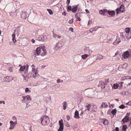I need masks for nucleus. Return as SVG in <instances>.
<instances>
[{"mask_svg":"<svg viewBox=\"0 0 131 131\" xmlns=\"http://www.w3.org/2000/svg\"><path fill=\"white\" fill-rule=\"evenodd\" d=\"M41 123L43 125H47L50 121L49 117L46 115L42 117L41 118Z\"/></svg>","mask_w":131,"mask_h":131,"instance_id":"obj_1","label":"nucleus"},{"mask_svg":"<svg viewBox=\"0 0 131 131\" xmlns=\"http://www.w3.org/2000/svg\"><path fill=\"white\" fill-rule=\"evenodd\" d=\"M30 74H31L30 71L29 73L28 72L26 73L25 72L24 74H22V76L23 78V80L25 82L27 81L30 78L28 75Z\"/></svg>","mask_w":131,"mask_h":131,"instance_id":"obj_2","label":"nucleus"},{"mask_svg":"<svg viewBox=\"0 0 131 131\" xmlns=\"http://www.w3.org/2000/svg\"><path fill=\"white\" fill-rule=\"evenodd\" d=\"M14 78L11 76L4 77L3 78V80L5 82L7 83L9 82L12 80H14Z\"/></svg>","mask_w":131,"mask_h":131,"instance_id":"obj_3","label":"nucleus"},{"mask_svg":"<svg viewBox=\"0 0 131 131\" xmlns=\"http://www.w3.org/2000/svg\"><path fill=\"white\" fill-rule=\"evenodd\" d=\"M125 7L123 5H122L119 8H117L116 9V13L117 14H118L119 12L124 13L125 10H124Z\"/></svg>","mask_w":131,"mask_h":131,"instance_id":"obj_4","label":"nucleus"},{"mask_svg":"<svg viewBox=\"0 0 131 131\" xmlns=\"http://www.w3.org/2000/svg\"><path fill=\"white\" fill-rule=\"evenodd\" d=\"M63 120L62 119L59 121V124L60 127L58 129V131H63Z\"/></svg>","mask_w":131,"mask_h":131,"instance_id":"obj_5","label":"nucleus"},{"mask_svg":"<svg viewBox=\"0 0 131 131\" xmlns=\"http://www.w3.org/2000/svg\"><path fill=\"white\" fill-rule=\"evenodd\" d=\"M31 74H33V77L34 78H36V77H38V74L37 73V72L36 70H35V69L32 68V70L31 73L30 72Z\"/></svg>","mask_w":131,"mask_h":131,"instance_id":"obj_6","label":"nucleus"},{"mask_svg":"<svg viewBox=\"0 0 131 131\" xmlns=\"http://www.w3.org/2000/svg\"><path fill=\"white\" fill-rule=\"evenodd\" d=\"M21 17L23 19H25L27 18L26 12L22 11L20 13Z\"/></svg>","mask_w":131,"mask_h":131,"instance_id":"obj_7","label":"nucleus"},{"mask_svg":"<svg viewBox=\"0 0 131 131\" xmlns=\"http://www.w3.org/2000/svg\"><path fill=\"white\" fill-rule=\"evenodd\" d=\"M130 55L129 52L128 51L125 52L122 54V56L124 59L128 58Z\"/></svg>","mask_w":131,"mask_h":131,"instance_id":"obj_8","label":"nucleus"},{"mask_svg":"<svg viewBox=\"0 0 131 131\" xmlns=\"http://www.w3.org/2000/svg\"><path fill=\"white\" fill-rule=\"evenodd\" d=\"M19 12V11L18 10H16L14 12H11L10 13V15L13 17H15L17 15H18V14Z\"/></svg>","mask_w":131,"mask_h":131,"instance_id":"obj_9","label":"nucleus"},{"mask_svg":"<svg viewBox=\"0 0 131 131\" xmlns=\"http://www.w3.org/2000/svg\"><path fill=\"white\" fill-rule=\"evenodd\" d=\"M56 46L54 48L56 50H57L59 48H61L62 46L61 43L59 42H58L56 44Z\"/></svg>","mask_w":131,"mask_h":131,"instance_id":"obj_10","label":"nucleus"},{"mask_svg":"<svg viewBox=\"0 0 131 131\" xmlns=\"http://www.w3.org/2000/svg\"><path fill=\"white\" fill-rule=\"evenodd\" d=\"M41 48H37L35 52L34 55L35 56L39 55L41 52Z\"/></svg>","mask_w":131,"mask_h":131,"instance_id":"obj_11","label":"nucleus"},{"mask_svg":"<svg viewBox=\"0 0 131 131\" xmlns=\"http://www.w3.org/2000/svg\"><path fill=\"white\" fill-rule=\"evenodd\" d=\"M121 41V40L120 38L118 37H117L116 40L113 42V44L114 45H116L119 43Z\"/></svg>","mask_w":131,"mask_h":131,"instance_id":"obj_12","label":"nucleus"},{"mask_svg":"<svg viewBox=\"0 0 131 131\" xmlns=\"http://www.w3.org/2000/svg\"><path fill=\"white\" fill-rule=\"evenodd\" d=\"M104 11H106L110 15L112 16L115 14V12L114 11H109L106 9H105Z\"/></svg>","mask_w":131,"mask_h":131,"instance_id":"obj_13","label":"nucleus"},{"mask_svg":"<svg viewBox=\"0 0 131 131\" xmlns=\"http://www.w3.org/2000/svg\"><path fill=\"white\" fill-rule=\"evenodd\" d=\"M74 117L75 118L77 119H79L80 118L79 116L78 111L77 110L75 112Z\"/></svg>","mask_w":131,"mask_h":131,"instance_id":"obj_14","label":"nucleus"},{"mask_svg":"<svg viewBox=\"0 0 131 131\" xmlns=\"http://www.w3.org/2000/svg\"><path fill=\"white\" fill-rule=\"evenodd\" d=\"M129 121V117L127 116H125L122 120V121L124 123L127 122Z\"/></svg>","mask_w":131,"mask_h":131,"instance_id":"obj_15","label":"nucleus"},{"mask_svg":"<svg viewBox=\"0 0 131 131\" xmlns=\"http://www.w3.org/2000/svg\"><path fill=\"white\" fill-rule=\"evenodd\" d=\"M15 34H16L15 32H14L12 35V40L14 43H15L16 41V40L15 39Z\"/></svg>","mask_w":131,"mask_h":131,"instance_id":"obj_16","label":"nucleus"},{"mask_svg":"<svg viewBox=\"0 0 131 131\" xmlns=\"http://www.w3.org/2000/svg\"><path fill=\"white\" fill-rule=\"evenodd\" d=\"M63 104V109L64 110H66V108L67 106V103L66 102V101H64L62 103Z\"/></svg>","mask_w":131,"mask_h":131,"instance_id":"obj_17","label":"nucleus"},{"mask_svg":"<svg viewBox=\"0 0 131 131\" xmlns=\"http://www.w3.org/2000/svg\"><path fill=\"white\" fill-rule=\"evenodd\" d=\"M78 8L77 5L75 7H73L71 10V11L72 13H75L76 12L77 8Z\"/></svg>","mask_w":131,"mask_h":131,"instance_id":"obj_18","label":"nucleus"},{"mask_svg":"<svg viewBox=\"0 0 131 131\" xmlns=\"http://www.w3.org/2000/svg\"><path fill=\"white\" fill-rule=\"evenodd\" d=\"M53 37L54 38H58L59 39H60L61 38V36H60L54 33H53Z\"/></svg>","mask_w":131,"mask_h":131,"instance_id":"obj_19","label":"nucleus"},{"mask_svg":"<svg viewBox=\"0 0 131 131\" xmlns=\"http://www.w3.org/2000/svg\"><path fill=\"white\" fill-rule=\"evenodd\" d=\"M107 106V104L103 102L101 105V108L106 107Z\"/></svg>","mask_w":131,"mask_h":131,"instance_id":"obj_20","label":"nucleus"},{"mask_svg":"<svg viewBox=\"0 0 131 131\" xmlns=\"http://www.w3.org/2000/svg\"><path fill=\"white\" fill-rule=\"evenodd\" d=\"M105 10V9L103 11L102 10H100L99 12L100 14L103 15H105V14L106 13V11H104Z\"/></svg>","mask_w":131,"mask_h":131,"instance_id":"obj_21","label":"nucleus"},{"mask_svg":"<svg viewBox=\"0 0 131 131\" xmlns=\"http://www.w3.org/2000/svg\"><path fill=\"white\" fill-rule=\"evenodd\" d=\"M91 106H92V105H91V104H89L88 105H86V107L87 108L85 110V111H86L87 110H88L89 111H90V108Z\"/></svg>","mask_w":131,"mask_h":131,"instance_id":"obj_22","label":"nucleus"},{"mask_svg":"<svg viewBox=\"0 0 131 131\" xmlns=\"http://www.w3.org/2000/svg\"><path fill=\"white\" fill-rule=\"evenodd\" d=\"M93 107V111L96 112L97 111V107L95 105H92V106Z\"/></svg>","mask_w":131,"mask_h":131,"instance_id":"obj_23","label":"nucleus"},{"mask_svg":"<svg viewBox=\"0 0 131 131\" xmlns=\"http://www.w3.org/2000/svg\"><path fill=\"white\" fill-rule=\"evenodd\" d=\"M97 58L96 60H97V59L100 60L102 59L103 58V56L100 54H99L97 56Z\"/></svg>","mask_w":131,"mask_h":131,"instance_id":"obj_24","label":"nucleus"},{"mask_svg":"<svg viewBox=\"0 0 131 131\" xmlns=\"http://www.w3.org/2000/svg\"><path fill=\"white\" fill-rule=\"evenodd\" d=\"M117 112L116 109L115 108V109L113 110L111 112V113L113 115H115Z\"/></svg>","mask_w":131,"mask_h":131,"instance_id":"obj_25","label":"nucleus"},{"mask_svg":"<svg viewBox=\"0 0 131 131\" xmlns=\"http://www.w3.org/2000/svg\"><path fill=\"white\" fill-rule=\"evenodd\" d=\"M127 128V126L126 125H124L123 126L122 129L123 131H126V129Z\"/></svg>","mask_w":131,"mask_h":131,"instance_id":"obj_26","label":"nucleus"},{"mask_svg":"<svg viewBox=\"0 0 131 131\" xmlns=\"http://www.w3.org/2000/svg\"><path fill=\"white\" fill-rule=\"evenodd\" d=\"M26 68V67L25 66H21L19 69V70L23 71Z\"/></svg>","mask_w":131,"mask_h":131,"instance_id":"obj_27","label":"nucleus"},{"mask_svg":"<svg viewBox=\"0 0 131 131\" xmlns=\"http://www.w3.org/2000/svg\"><path fill=\"white\" fill-rule=\"evenodd\" d=\"M88 55L87 54H85L83 55H82L81 56V57L82 59H85L88 57Z\"/></svg>","mask_w":131,"mask_h":131,"instance_id":"obj_28","label":"nucleus"},{"mask_svg":"<svg viewBox=\"0 0 131 131\" xmlns=\"http://www.w3.org/2000/svg\"><path fill=\"white\" fill-rule=\"evenodd\" d=\"M125 32H122L120 35V36L121 38H124L125 37Z\"/></svg>","mask_w":131,"mask_h":131,"instance_id":"obj_29","label":"nucleus"},{"mask_svg":"<svg viewBox=\"0 0 131 131\" xmlns=\"http://www.w3.org/2000/svg\"><path fill=\"white\" fill-rule=\"evenodd\" d=\"M122 79L123 80H124L126 79H131V77H130L129 76L125 77H123Z\"/></svg>","mask_w":131,"mask_h":131,"instance_id":"obj_30","label":"nucleus"},{"mask_svg":"<svg viewBox=\"0 0 131 131\" xmlns=\"http://www.w3.org/2000/svg\"><path fill=\"white\" fill-rule=\"evenodd\" d=\"M108 121L106 119L104 120L103 122V123L105 125H107L108 124Z\"/></svg>","mask_w":131,"mask_h":131,"instance_id":"obj_31","label":"nucleus"},{"mask_svg":"<svg viewBox=\"0 0 131 131\" xmlns=\"http://www.w3.org/2000/svg\"><path fill=\"white\" fill-rule=\"evenodd\" d=\"M118 86V85L117 84H114L113 88L115 89H117Z\"/></svg>","mask_w":131,"mask_h":131,"instance_id":"obj_32","label":"nucleus"},{"mask_svg":"<svg viewBox=\"0 0 131 131\" xmlns=\"http://www.w3.org/2000/svg\"><path fill=\"white\" fill-rule=\"evenodd\" d=\"M47 10L49 12V13L50 15H52L53 14V12L52 10L50 9H47Z\"/></svg>","mask_w":131,"mask_h":131,"instance_id":"obj_33","label":"nucleus"},{"mask_svg":"<svg viewBox=\"0 0 131 131\" xmlns=\"http://www.w3.org/2000/svg\"><path fill=\"white\" fill-rule=\"evenodd\" d=\"M26 99L28 101H30L31 100V98L30 97L29 95H27L26 96Z\"/></svg>","mask_w":131,"mask_h":131,"instance_id":"obj_34","label":"nucleus"},{"mask_svg":"<svg viewBox=\"0 0 131 131\" xmlns=\"http://www.w3.org/2000/svg\"><path fill=\"white\" fill-rule=\"evenodd\" d=\"M26 66V70L25 71V72L26 73L28 72V67H29V66L28 64H27Z\"/></svg>","mask_w":131,"mask_h":131,"instance_id":"obj_35","label":"nucleus"},{"mask_svg":"<svg viewBox=\"0 0 131 131\" xmlns=\"http://www.w3.org/2000/svg\"><path fill=\"white\" fill-rule=\"evenodd\" d=\"M130 29L129 28H126L125 29V32L126 33H128L130 31Z\"/></svg>","mask_w":131,"mask_h":131,"instance_id":"obj_36","label":"nucleus"},{"mask_svg":"<svg viewBox=\"0 0 131 131\" xmlns=\"http://www.w3.org/2000/svg\"><path fill=\"white\" fill-rule=\"evenodd\" d=\"M42 49L43 50V51L44 52L43 54V55H45L46 54V50L45 49V47H43L42 48Z\"/></svg>","mask_w":131,"mask_h":131,"instance_id":"obj_37","label":"nucleus"},{"mask_svg":"<svg viewBox=\"0 0 131 131\" xmlns=\"http://www.w3.org/2000/svg\"><path fill=\"white\" fill-rule=\"evenodd\" d=\"M99 84L101 85L102 86L104 85L105 84V82L102 81H101L99 82Z\"/></svg>","mask_w":131,"mask_h":131,"instance_id":"obj_38","label":"nucleus"},{"mask_svg":"<svg viewBox=\"0 0 131 131\" xmlns=\"http://www.w3.org/2000/svg\"><path fill=\"white\" fill-rule=\"evenodd\" d=\"M25 92L26 93H27V92H30L31 91L30 90H29V89L28 88H26L25 89Z\"/></svg>","mask_w":131,"mask_h":131,"instance_id":"obj_39","label":"nucleus"},{"mask_svg":"<svg viewBox=\"0 0 131 131\" xmlns=\"http://www.w3.org/2000/svg\"><path fill=\"white\" fill-rule=\"evenodd\" d=\"M71 6H67V10L69 11L71 10L72 9L71 8Z\"/></svg>","mask_w":131,"mask_h":131,"instance_id":"obj_40","label":"nucleus"},{"mask_svg":"<svg viewBox=\"0 0 131 131\" xmlns=\"http://www.w3.org/2000/svg\"><path fill=\"white\" fill-rule=\"evenodd\" d=\"M22 98H23V100H22V102L23 103H25V100L26 99V96H23L22 97Z\"/></svg>","mask_w":131,"mask_h":131,"instance_id":"obj_41","label":"nucleus"},{"mask_svg":"<svg viewBox=\"0 0 131 131\" xmlns=\"http://www.w3.org/2000/svg\"><path fill=\"white\" fill-rule=\"evenodd\" d=\"M46 38L47 37L45 36H43V37L41 38L42 40L43 41H44L46 40Z\"/></svg>","mask_w":131,"mask_h":131,"instance_id":"obj_42","label":"nucleus"},{"mask_svg":"<svg viewBox=\"0 0 131 131\" xmlns=\"http://www.w3.org/2000/svg\"><path fill=\"white\" fill-rule=\"evenodd\" d=\"M119 107L120 108L123 109L125 107V106L124 105L122 104L120 105Z\"/></svg>","mask_w":131,"mask_h":131,"instance_id":"obj_43","label":"nucleus"},{"mask_svg":"<svg viewBox=\"0 0 131 131\" xmlns=\"http://www.w3.org/2000/svg\"><path fill=\"white\" fill-rule=\"evenodd\" d=\"M15 32H17L18 33H20V30L18 28H17L16 29L14 30Z\"/></svg>","mask_w":131,"mask_h":131,"instance_id":"obj_44","label":"nucleus"},{"mask_svg":"<svg viewBox=\"0 0 131 131\" xmlns=\"http://www.w3.org/2000/svg\"><path fill=\"white\" fill-rule=\"evenodd\" d=\"M8 69L10 72H12L13 71V68L12 67H9L8 68Z\"/></svg>","mask_w":131,"mask_h":131,"instance_id":"obj_45","label":"nucleus"},{"mask_svg":"<svg viewBox=\"0 0 131 131\" xmlns=\"http://www.w3.org/2000/svg\"><path fill=\"white\" fill-rule=\"evenodd\" d=\"M57 82L58 83H59L60 82H63V80H60V79H59L57 80Z\"/></svg>","mask_w":131,"mask_h":131,"instance_id":"obj_46","label":"nucleus"},{"mask_svg":"<svg viewBox=\"0 0 131 131\" xmlns=\"http://www.w3.org/2000/svg\"><path fill=\"white\" fill-rule=\"evenodd\" d=\"M98 28V27L96 28V27H94L91 29L93 30V31H96Z\"/></svg>","mask_w":131,"mask_h":131,"instance_id":"obj_47","label":"nucleus"},{"mask_svg":"<svg viewBox=\"0 0 131 131\" xmlns=\"http://www.w3.org/2000/svg\"><path fill=\"white\" fill-rule=\"evenodd\" d=\"M29 102H27L26 103V108H27L30 106V105L29 104Z\"/></svg>","mask_w":131,"mask_h":131,"instance_id":"obj_48","label":"nucleus"},{"mask_svg":"<svg viewBox=\"0 0 131 131\" xmlns=\"http://www.w3.org/2000/svg\"><path fill=\"white\" fill-rule=\"evenodd\" d=\"M65 125L67 127H69L70 126V125L67 122H66L65 123Z\"/></svg>","mask_w":131,"mask_h":131,"instance_id":"obj_49","label":"nucleus"},{"mask_svg":"<svg viewBox=\"0 0 131 131\" xmlns=\"http://www.w3.org/2000/svg\"><path fill=\"white\" fill-rule=\"evenodd\" d=\"M73 22V19H72L71 20H69V23L70 24H72Z\"/></svg>","mask_w":131,"mask_h":131,"instance_id":"obj_50","label":"nucleus"},{"mask_svg":"<svg viewBox=\"0 0 131 131\" xmlns=\"http://www.w3.org/2000/svg\"><path fill=\"white\" fill-rule=\"evenodd\" d=\"M109 82V80L108 79H105V83L106 85L107 82Z\"/></svg>","mask_w":131,"mask_h":131,"instance_id":"obj_51","label":"nucleus"},{"mask_svg":"<svg viewBox=\"0 0 131 131\" xmlns=\"http://www.w3.org/2000/svg\"><path fill=\"white\" fill-rule=\"evenodd\" d=\"M10 126H13L14 124V122L12 121H10Z\"/></svg>","mask_w":131,"mask_h":131,"instance_id":"obj_52","label":"nucleus"},{"mask_svg":"<svg viewBox=\"0 0 131 131\" xmlns=\"http://www.w3.org/2000/svg\"><path fill=\"white\" fill-rule=\"evenodd\" d=\"M92 23V21L91 20H89V21H88V25L89 24H91Z\"/></svg>","mask_w":131,"mask_h":131,"instance_id":"obj_53","label":"nucleus"},{"mask_svg":"<svg viewBox=\"0 0 131 131\" xmlns=\"http://www.w3.org/2000/svg\"><path fill=\"white\" fill-rule=\"evenodd\" d=\"M125 93V94L126 95H128V94H129V92L128 91H126V92H125L124 93Z\"/></svg>","mask_w":131,"mask_h":131,"instance_id":"obj_54","label":"nucleus"},{"mask_svg":"<svg viewBox=\"0 0 131 131\" xmlns=\"http://www.w3.org/2000/svg\"><path fill=\"white\" fill-rule=\"evenodd\" d=\"M67 118L68 121H69L70 119V117L69 115L67 116Z\"/></svg>","mask_w":131,"mask_h":131,"instance_id":"obj_55","label":"nucleus"},{"mask_svg":"<svg viewBox=\"0 0 131 131\" xmlns=\"http://www.w3.org/2000/svg\"><path fill=\"white\" fill-rule=\"evenodd\" d=\"M69 30L72 32H73V29L72 27H70L69 28Z\"/></svg>","mask_w":131,"mask_h":131,"instance_id":"obj_56","label":"nucleus"},{"mask_svg":"<svg viewBox=\"0 0 131 131\" xmlns=\"http://www.w3.org/2000/svg\"><path fill=\"white\" fill-rule=\"evenodd\" d=\"M14 127L13 126H10V128H9V129H13L14 128Z\"/></svg>","mask_w":131,"mask_h":131,"instance_id":"obj_57","label":"nucleus"},{"mask_svg":"<svg viewBox=\"0 0 131 131\" xmlns=\"http://www.w3.org/2000/svg\"><path fill=\"white\" fill-rule=\"evenodd\" d=\"M126 104L127 105H131V102L130 101L129 102H128V103H126Z\"/></svg>","mask_w":131,"mask_h":131,"instance_id":"obj_58","label":"nucleus"},{"mask_svg":"<svg viewBox=\"0 0 131 131\" xmlns=\"http://www.w3.org/2000/svg\"><path fill=\"white\" fill-rule=\"evenodd\" d=\"M12 118L13 119V120H17V118L15 116H14L12 117Z\"/></svg>","mask_w":131,"mask_h":131,"instance_id":"obj_59","label":"nucleus"},{"mask_svg":"<svg viewBox=\"0 0 131 131\" xmlns=\"http://www.w3.org/2000/svg\"><path fill=\"white\" fill-rule=\"evenodd\" d=\"M70 0H67L66 3L68 5L70 3Z\"/></svg>","mask_w":131,"mask_h":131,"instance_id":"obj_60","label":"nucleus"},{"mask_svg":"<svg viewBox=\"0 0 131 131\" xmlns=\"http://www.w3.org/2000/svg\"><path fill=\"white\" fill-rule=\"evenodd\" d=\"M119 52L117 51L115 54V56H114V57L116 56L117 55H118V54L119 53Z\"/></svg>","mask_w":131,"mask_h":131,"instance_id":"obj_61","label":"nucleus"},{"mask_svg":"<svg viewBox=\"0 0 131 131\" xmlns=\"http://www.w3.org/2000/svg\"><path fill=\"white\" fill-rule=\"evenodd\" d=\"M62 15L66 16V13L65 12H63L62 13Z\"/></svg>","mask_w":131,"mask_h":131,"instance_id":"obj_62","label":"nucleus"},{"mask_svg":"<svg viewBox=\"0 0 131 131\" xmlns=\"http://www.w3.org/2000/svg\"><path fill=\"white\" fill-rule=\"evenodd\" d=\"M119 128L118 127H116L115 128V131H118Z\"/></svg>","mask_w":131,"mask_h":131,"instance_id":"obj_63","label":"nucleus"},{"mask_svg":"<svg viewBox=\"0 0 131 131\" xmlns=\"http://www.w3.org/2000/svg\"><path fill=\"white\" fill-rule=\"evenodd\" d=\"M31 41L33 43H34L35 42V40L33 39H31Z\"/></svg>","mask_w":131,"mask_h":131,"instance_id":"obj_64","label":"nucleus"}]
</instances>
